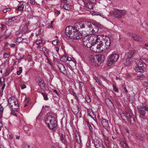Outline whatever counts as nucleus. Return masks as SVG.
Returning <instances> with one entry per match:
<instances>
[{"mask_svg": "<svg viewBox=\"0 0 148 148\" xmlns=\"http://www.w3.org/2000/svg\"><path fill=\"white\" fill-rule=\"evenodd\" d=\"M144 76L143 75H139L137 77V79H140L141 80H143L144 78Z\"/></svg>", "mask_w": 148, "mask_h": 148, "instance_id": "nucleus-38", "label": "nucleus"}, {"mask_svg": "<svg viewBox=\"0 0 148 148\" xmlns=\"http://www.w3.org/2000/svg\"><path fill=\"white\" fill-rule=\"evenodd\" d=\"M42 42V40L39 39L36 40L35 42V43L37 45H38L41 44Z\"/></svg>", "mask_w": 148, "mask_h": 148, "instance_id": "nucleus-39", "label": "nucleus"}, {"mask_svg": "<svg viewBox=\"0 0 148 148\" xmlns=\"http://www.w3.org/2000/svg\"><path fill=\"white\" fill-rule=\"evenodd\" d=\"M88 36H85L83 38V45L85 47L90 49L93 43L97 42L98 37L97 35H94L91 36L89 38Z\"/></svg>", "mask_w": 148, "mask_h": 148, "instance_id": "nucleus-2", "label": "nucleus"}, {"mask_svg": "<svg viewBox=\"0 0 148 148\" xmlns=\"http://www.w3.org/2000/svg\"><path fill=\"white\" fill-rule=\"evenodd\" d=\"M11 114L13 115L17 116V114L15 112H18V108H11Z\"/></svg>", "mask_w": 148, "mask_h": 148, "instance_id": "nucleus-26", "label": "nucleus"}, {"mask_svg": "<svg viewBox=\"0 0 148 148\" xmlns=\"http://www.w3.org/2000/svg\"><path fill=\"white\" fill-rule=\"evenodd\" d=\"M35 82L38 83V85L42 90H46L45 84L42 78L39 77H36L35 78Z\"/></svg>", "mask_w": 148, "mask_h": 148, "instance_id": "nucleus-8", "label": "nucleus"}, {"mask_svg": "<svg viewBox=\"0 0 148 148\" xmlns=\"http://www.w3.org/2000/svg\"><path fill=\"white\" fill-rule=\"evenodd\" d=\"M82 33L79 32V30H77V32L75 33V34L74 35L73 39H79L82 38Z\"/></svg>", "mask_w": 148, "mask_h": 148, "instance_id": "nucleus-16", "label": "nucleus"}, {"mask_svg": "<svg viewBox=\"0 0 148 148\" xmlns=\"http://www.w3.org/2000/svg\"><path fill=\"white\" fill-rule=\"evenodd\" d=\"M60 140L63 143L65 144L66 141L65 135L63 134H61L60 136Z\"/></svg>", "mask_w": 148, "mask_h": 148, "instance_id": "nucleus-23", "label": "nucleus"}, {"mask_svg": "<svg viewBox=\"0 0 148 148\" xmlns=\"http://www.w3.org/2000/svg\"><path fill=\"white\" fill-rule=\"evenodd\" d=\"M15 98L14 97L12 96L10 98L8 101V106L11 108H13V106H16V107H18V103L17 100L14 99Z\"/></svg>", "mask_w": 148, "mask_h": 148, "instance_id": "nucleus-9", "label": "nucleus"}, {"mask_svg": "<svg viewBox=\"0 0 148 148\" xmlns=\"http://www.w3.org/2000/svg\"><path fill=\"white\" fill-rule=\"evenodd\" d=\"M136 137L139 140H143V137L139 134H136Z\"/></svg>", "mask_w": 148, "mask_h": 148, "instance_id": "nucleus-45", "label": "nucleus"}, {"mask_svg": "<svg viewBox=\"0 0 148 148\" xmlns=\"http://www.w3.org/2000/svg\"><path fill=\"white\" fill-rule=\"evenodd\" d=\"M130 35L131 36H132L133 38L135 40L138 41L140 42L142 41V40L141 38H140L139 36H138L137 35L135 34L130 33Z\"/></svg>", "mask_w": 148, "mask_h": 148, "instance_id": "nucleus-18", "label": "nucleus"}, {"mask_svg": "<svg viewBox=\"0 0 148 148\" xmlns=\"http://www.w3.org/2000/svg\"><path fill=\"white\" fill-rule=\"evenodd\" d=\"M20 87L22 89H23L26 87V86L25 84H22L21 85Z\"/></svg>", "mask_w": 148, "mask_h": 148, "instance_id": "nucleus-63", "label": "nucleus"}, {"mask_svg": "<svg viewBox=\"0 0 148 148\" xmlns=\"http://www.w3.org/2000/svg\"><path fill=\"white\" fill-rule=\"evenodd\" d=\"M85 22L84 23H81L80 24H78L77 25H75L77 27H79H79H80V28H84L85 27Z\"/></svg>", "mask_w": 148, "mask_h": 148, "instance_id": "nucleus-29", "label": "nucleus"}, {"mask_svg": "<svg viewBox=\"0 0 148 148\" xmlns=\"http://www.w3.org/2000/svg\"><path fill=\"white\" fill-rule=\"evenodd\" d=\"M5 25L3 24H1V29L2 30H3L5 29Z\"/></svg>", "mask_w": 148, "mask_h": 148, "instance_id": "nucleus-60", "label": "nucleus"}, {"mask_svg": "<svg viewBox=\"0 0 148 148\" xmlns=\"http://www.w3.org/2000/svg\"><path fill=\"white\" fill-rule=\"evenodd\" d=\"M41 94L43 96L44 100H47L48 99L47 97V95L46 94L44 93H42Z\"/></svg>", "mask_w": 148, "mask_h": 148, "instance_id": "nucleus-43", "label": "nucleus"}, {"mask_svg": "<svg viewBox=\"0 0 148 148\" xmlns=\"http://www.w3.org/2000/svg\"><path fill=\"white\" fill-rule=\"evenodd\" d=\"M72 110L74 114L77 115L79 112V108L77 105H76L72 107Z\"/></svg>", "mask_w": 148, "mask_h": 148, "instance_id": "nucleus-17", "label": "nucleus"}, {"mask_svg": "<svg viewBox=\"0 0 148 148\" xmlns=\"http://www.w3.org/2000/svg\"><path fill=\"white\" fill-rule=\"evenodd\" d=\"M104 48H103L101 45L99 43L96 42L92 44L90 48V49L92 52L96 53H102L104 50Z\"/></svg>", "mask_w": 148, "mask_h": 148, "instance_id": "nucleus-6", "label": "nucleus"}, {"mask_svg": "<svg viewBox=\"0 0 148 148\" xmlns=\"http://www.w3.org/2000/svg\"><path fill=\"white\" fill-rule=\"evenodd\" d=\"M104 57L103 55H99L95 56L91 55L89 57L90 63L95 66H99L104 60Z\"/></svg>", "mask_w": 148, "mask_h": 148, "instance_id": "nucleus-1", "label": "nucleus"}, {"mask_svg": "<svg viewBox=\"0 0 148 148\" xmlns=\"http://www.w3.org/2000/svg\"><path fill=\"white\" fill-rule=\"evenodd\" d=\"M130 121L131 123H135L136 121L134 119V118L133 117V116H132L130 118Z\"/></svg>", "mask_w": 148, "mask_h": 148, "instance_id": "nucleus-44", "label": "nucleus"}, {"mask_svg": "<svg viewBox=\"0 0 148 148\" xmlns=\"http://www.w3.org/2000/svg\"><path fill=\"white\" fill-rule=\"evenodd\" d=\"M79 84L81 89H82L83 87H84L85 86V84L83 82H79Z\"/></svg>", "mask_w": 148, "mask_h": 148, "instance_id": "nucleus-36", "label": "nucleus"}, {"mask_svg": "<svg viewBox=\"0 0 148 148\" xmlns=\"http://www.w3.org/2000/svg\"><path fill=\"white\" fill-rule=\"evenodd\" d=\"M60 11H56L55 12V14L56 16H58L60 14Z\"/></svg>", "mask_w": 148, "mask_h": 148, "instance_id": "nucleus-58", "label": "nucleus"}, {"mask_svg": "<svg viewBox=\"0 0 148 148\" xmlns=\"http://www.w3.org/2000/svg\"><path fill=\"white\" fill-rule=\"evenodd\" d=\"M107 105L110 108H112L114 106L113 103L112 101L108 103V104H107Z\"/></svg>", "mask_w": 148, "mask_h": 148, "instance_id": "nucleus-48", "label": "nucleus"}, {"mask_svg": "<svg viewBox=\"0 0 148 148\" xmlns=\"http://www.w3.org/2000/svg\"><path fill=\"white\" fill-rule=\"evenodd\" d=\"M98 38L97 39V43L99 42V44L101 45L103 48H104V50H105L108 48L110 45L111 41L110 38L108 37H106L104 39H101L100 37H101L100 35H97Z\"/></svg>", "mask_w": 148, "mask_h": 148, "instance_id": "nucleus-4", "label": "nucleus"}, {"mask_svg": "<svg viewBox=\"0 0 148 148\" xmlns=\"http://www.w3.org/2000/svg\"><path fill=\"white\" fill-rule=\"evenodd\" d=\"M91 31L92 32L94 33H96V32H98V28L97 27H96L95 26V27H94L92 28L91 29Z\"/></svg>", "mask_w": 148, "mask_h": 148, "instance_id": "nucleus-33", "label": "nucleus"}, {"mask_svg": "<svg viewBox=\"0 0 148 148\" xmlns=\"http://www.w3.org/2000/svg\"><path fill=\"white\" fill-rule=\"evenodd\" d=\"M3 108L2 106L0 104V112H1V113H3Z\"/></svg>", "mask_w": 148, "mask_h": 148, "instance_id": "nucleus-61", "label": "nucleus"}, {"mask_svg": "<svg viewBox=\"0 0 148 148\" xmlns=\"http://www.w3.org/2000/svg\"><path fill=\"white\" fill-rule=\"evenodd\" d=\"M112 86H113V90L115 92H118L119 90L118 89V88H117V87H116V86L114 84H113L112 85Z\"/></svg>", "mask_w": 148, "mask_h": 148, "instance_id": "nucleus-42", "label": "nucleus"}, {"mask_svg": "<svg viewBox=\"0 0 148 148\" xmlns=\"http://www.w3.org/2000/svg\"><path fill=\"white\" fill-rule=\"evenodd\" d=\"M148 60V59L146 58H140V60L142 62L144 63L145 62L147 61Z\"/></svg>", "mask_w": 148, "mask_h": 148, "instance_id": "nucleus-49", "label": "nucleus"}, {"mask_svg": "<svg viewBox=\"0 0 148 148\" xmlns=\"http://www.w3.org/2000/svg\"><path fill=\"white\" fill-rule=\"evenodd\" d=\"M61 61L63 62H65L66 61V56H63L60 59Z\"/></svg>", "mask_w": 148, "mask_h": 148, "instance_id": "nucleus-37", "label": "nucleus"}, {"mask_svg": "<svg viewBox=\"0 0 148 148\" xmlns=\"http://www.w3.org/2000/svg\"><path fill=\"white\" fill-rule=\"evenodd\" d=\"M143 85L145 87H147L148 86V83L146 82H143Z\"/></svg>", "mask_w": 148, "mask_h": 148, "instance_id": "nucleus-64", "label": "nucleus"}, {"mask_svg": "<svg viewBox=\"0 0 148 148\" xmlns=\"http://www.w3.org/2000/svg\"><path fill=\"white\" fill-rule=\"evenodd\" d=\"M92 15H101V14L100 13H96L95 12H94L92 14Z\"/></svg>", "mask_w": 148, "mask_h": 148, "instance_id": "nucleus-62", "label": "nucleus"}, {"mask_svg": "<svg viewBox=\"0 0 148 148\" xmlns=\"http://www.w3.org/2000/svg\"><path fill=\"white\" fill-rule=\"evenodd\" d=\"M102 136L104 137V139L102 142L104 144L106 145V147H108L109 146V141L108 140V138L106 137H105L103 134L102 132Z\"/></svg>", "mask_w": 148, "mask_h": 148, "instance_id": "nucleus-19", "label": "nucleus"}, {"mask_svg": "<svg viewBox=\"0 0 148 148\" xmlns=\"http://www.w3.org/2000/svg\"><path fill=\"white\" fill-rule=\"evenodd\" d=\"M119 58V55L117 54H112L108 57V65L109 66L116 62Z\"/></svg>", "mask_w": 148, "mask_h": 148, "instance_id": "nucleus-7", "label": "nucleus"}, {"mask_svg": "<svg viewBox=\"0 0 148 148\" xmlns=\"http://www.w3.org/2000/svg\"><path fill=\"white\" fill-rule=\"evenodd\" d=\"M85 23L86 25L89 28H90V30L92 28H94L95 27V25L91 22L86 21Z\"/></svg>", "mask_w": 148, "mask_h": 148, "instance_id": "nucleus-21", "label": "nucleus"}, {"mask_svg": "<svg viewBox=\"0 0 148 148\" xmlns=\"http://www.w3.org/2000/svg\"><path fill=\"white\" fill-rule=\"evenodd\" d=\"M87 125L88 126V127H89L90 131L92 132L93 130V128L92 127V126H91L90 123H89Z\"/></svg>", "mask_w": 148, "mask_h": 148, "instance_id": "nucleus-52", "label": "nucleus"}, {"mask_svg": "<svg viewBox=\"0 0 148 148\" xmlns=\"http://www.w3.org/2000/svg\"><path fill=\"white\" fill-rule=\"evenodd\" d=\"M86 6L89 9H91L92 8V4L96 3V0H83Z\"/></svg>", "mask_w": 148, "mask_h": 148, "instance_id": "nucleus-11", "label": "nucleus"}, {"mask_svg": "<svg viewBox=\"0 0 148 148\" xmlns=\"http://www.w3.org/2000/svg\"><path fill=\"white\" fill-rule=\"evenodd\" d=\"M69 92L70 94L73 95L75 97V99L77 100L78 99V98L76 95V94L74 92L73 89L70 88L69 90Z\"/></svg>", "mask_w": 148, "mask_h": 148, "instance_id": "nucleus-24", "label": "nucleus"}, {"mask_svg": "<svg viewBox=\"0 0 148 148\" xmlns=\"http://www.w3.org/2000/svg\"><path fill=\"white\" fill-rule=\"evenodd\" d=\"M15 20V17H12L9 19L8 22L9 23H10L14 21Z\"/></svg>", "mask_w": 148, "mask_h": 148, "instance_id": "nucleus-53", "label": "nucleus"}, {"mask_svg": "<svg viewBox=\"0 0 148 148\" xmlns=\"http://www.w3.org/2000/svg\"><path fill=\"white\" fill-rule=\"evenodd\" d=\"M82 33L79 32V30H77V32L75 33V34L74 35L73 39H79L82 38Z\"/></svg>", "mask_w": 148, "mask_h": 148, "instance_id": "nucleus-15", "label": "nucleus"}, {"mask_svg": "<svg viewBox=\"0 0 148 148\" xmlns=\"http://www.w3.org/2000/svg\"><path fill=\"white\" fill-rule=\"evenodd\" d=\"M57 66L60 71L61 73L64 75H66L67 74V72L66 67L62 64L58 63Z\"/></svg>", "mask_w": 148, "mask_h": 148, "instance_id": "nucleus-12", "label": "nucleus"}, {"mask_svg": "<svg viewBox=\"0 0 148 148\" xmlns=\"http://www.w3.org/2000/svg\"><path fill=\"white\" fill-rule=\"evenodd\" d=\"M138 111L143 116L145 115V109L143 106H139L137 107Z\"/></svg>", "mask_w": 148, "mask_h": 148, "instance_id": "nucleus-14", "label": "nucleus"}, {"mask_svg": "<svg viewBox=\"0 0 148 148\" xmlns=\"http://www.w3.org/2000/svg\"><path fill=\"white\" fill-rule=\"evenodd\" d=\"M45 122L49 129L55 131L57 129V122L54 116L51 115L48 116L46 119Z\"/></svg>", "mask_w": 148, "mask_h": 148, "instance_id": "nucleus-3", "label": "nucleus"}, {"mask_svg": "<svg viewBox=\"0 0 148 148\" xmlns=\"http://www.w3.org/2000/svg\"><path fill=\"white\" fill-rule=\"evenodd\" d=\"M111 101L108 98H106L105 99V102L107 105Z\"/></svg>", "mask_w": 148, "mask_h": 148, "instance_id": "nucleus-57", "label": "nucleus"}, {"mask_svg": "<svg viewBox=\"0 0 148 148\" xmlns=\"http://www.w3.org/2000/svg\"><path fill=\"white\" fill-rule=\"evenodd\" d=\"M143 26L145 28L146 30L148 32V25L146 21H144L142 24Z\"/></svg>", "mask_w": 148, "mask_h": 148, "instance_id": "nucleus-32", "label": "nucleus"}, {"mask_svg": "<svg viewBox=\"0 0 148 148\" xmlns=\"http://www.w3.org/2000/svg\"><path fill=\"white\" fill-rule=\"evenodd\" d=\"M10 54L5 53L3 55V57L5 58H8L10 56Z\"/></svg>", "mask_w": 148, "mask_h": 148, "instance_id": "nucleus-47", "label": "nucleus"}, {"mask_svg": "<svg viewBox=\"0 0 148 148\" xmlns=\"http://www.w3.org/2000/svg\"><path fill=\"white\" fill-rule=\"evenodd\" d=\"M24 148H34L33 147L32 145H26L25 146Z\"/></svg>", "mask_w": 148, "mask_h": 148, "instance_id": "nucleus-51", "label": "nucleus"}, {"mask_svg": "<svg viewBox=\"0 0 148 148\" xmlns=\"http://www.w3.org/2000/svg\"><path fill=\"white\" fill-rule=\"evenodd\" d=\"M137 65L140 67H142L143 66V63L140 61H138L136 63Z\"/></svg>", "mask_w": 148, "mask_h": 148, "instance_id": "nucleus-35", "label": "nucleus"}, {"mask_svg": "<svg viewBox=\"0 0 148 148\" xmlns=\"http://www.w3.org/2000/svg\"><path fill=\"white\" fill-rule=\"evenodd\" d=\"M64 8L67 10H69L72 9V6L69 3H65L63 5Z\"/></svg>", "mask_w": 148, "mask_h": 148, "instance_id": "nucleus-22", "label": "nucleus"}, {"mask_svg": "<svg viewBox=\"0 0 148 148\" xmlns=\"http://www.w3.org/2000/svg\"><path fill=\"white\" fill-rule=\"evenodd\" d=\"M94 79H95L96 82L98 84H99L100 85L101 84L99 80L96 77H94Z\"/></svg>", "mask_w": 148, "mask_h": 148, "instance_id": "nucleus-50", "label": "nucleus"}, {"mask_svg": "<svg viewBox=\"0 0 148 148\" xmlns=\"http://www.w3.org/2000/svg\"><path fill=\"white\" fill-rule=\"evenodd\" d=\"M24 6V5L23 3L19 5L18 8V10L20 11H23V10Z\"/></svg>", "mask_w": 148, "mask_h": 148, "instance_id": "nucleus-34", "label": "nucleus"}, {"mask_svg": "<svg viewBox=\"0 0 148 148\" xmlns=\"http://www.w3.org/2000/svg\"><path fill=\"white\" fill-rule=\"evenodd\" d=\"M103 127H106L108 125V120L106 119H102L101 121Z\"/></svg>", "mask_w": 148, "mask_h": 148, "instance_id": "nucleus-25", "label": "nucleus"}, {"mask_svg": "<svg viewBox=\"0 0 148 148\" xmlns=\"http://www.w3.org/2000/svg\"><path fill=\"white\" fill-rule=\"evenodd\" d=\"M28 29V26L27 25H25L21 29L22 33H24L27 31Z\"/></svg>", "mask_w": 148, "mask_h": 148, "instance_id": "nucleus-31", "label": "nucleus"}, {"mask_svg": "<svg viewBox=\"0 0 148 148\" xmlns=\"http://www.w3.org/2000/svg\"><path fill=\"white\" fill-rule=\"evenodd\" d=\"M89 123V121L87 119H85L84 121V124L85 125H88Z\"/></svg>", "mask_w": 148, "mask_h": 148, "instance_id": "nucleus-56", "label": "nucleus"}, {"mask_svg": "<svg viewBox=\"0 0 148 148\" xmlns=\"http://www.w3.org/2000/svg\"><path fill=\"white\" fill-rule=\"evenodd\" d=\"M101 144L100 142L97 139H96L94 140V144L95 148H98Z\"/></svg>", "mask_w": 148, "mask_h": 148, "instance_id": "nucleus-27", "label": "nucleus"}, {"mask_svg": "<svg viewBox=\"0 0 148 148\" xmlns=\"http://www.w3.org/2000/svg\"><path fill=\"white\" fill-rule=\"evenodd\" d=\"M58 42V40H55L52 41V43L54 45H57Z\"/></svg>", "mask_w": 148, "mask_h": 148, "instance_id": "nucleus-54", "label": "nucleus"}, {"mask_svg": "<svg viewBox=\"0 0 148 148\" xmlns=\"http://www.w3.org/2000/svg\"><path fill=\"white\" fill-rule=\"evenodd\" d=\"M135 71L137 72L143 73L144 71L140 67H136L135 69Z\"/></svg>", "mask_w": 148, "mask_h": 148, "instance_id": "nucleus-30", "label": "nucleus"}, {"mask_svg": "<svg viewBox=\"0 0 148 148\" xmlns=\"http://www.w3.org/2000/svg\"><path fill=\"white\" fill-rule=\"evenodd\" d=\"M135 51H130L129 52L126 53L125 57V58L127 60H130L132 56L134 54Z\"/></svg>", "mask_w": 148, "mask_h": 148, "instance_id": "nucleus-13", "label": "nucleus"}, {"mask_svg": "<svg viewBox=\"0 0 148 148\" xmlns=\"http://www.w3.org/2000/svg\"><path fill=\"white\" fill-rule=\"evenodd\" d=\"M5 79L4 77H1L0 79V86H1V90H3L5 88Z\"/></svg>", "mask_w": 148, "mask_h": 148, "instance_id": "nucleus-20", "label": "nucleus"}, {"mask_svg": "<svg viewBox=\"0 0 148 148\" xmlns=\"http://www.w3.org/2000/svg\"><path fill=\"white\" fill-rule=\"evenodd\" d=\"M121 116L122 117H123V118H126V113H121Z\"/></svg>", "mask_w": 148, "mask_h": 148, "instance_id": "nucleus-59", "label": "nucleus"}, {"mask_svg": "<svg viewBox=\"0 0 148 148\" xmlns=\"http://www.w3.org/2000/svg\"><path fill=\"white\" fill-rule=\"evenodd\" d=\"M126 119L129 121H130V118L133 116V113L130 111L127 112L126 113Z\"/></svg>", "mask_w": 148, "mask_h": 148, "instance_id": "nucleus-28", "label": "nucleus"}, {"mask_svg": "<svg viewBox=\"0 0 148 148\" xmlns=\"http://www.w3.org/2000/svg\"><path fill=\"white\" fill-rule=\"evenodd\" d=\"M22 40H23V38L19 37L16 39V41L20 43L21 42H22Z\"/></svg>", "mask_w": 148, "mask_h": 148, "instance_id": "nucleus-46", "label": "nucleus"}, {"mask_svg": "<svg viewBox=\"0 0 148 148\" xmlns=\"http://www.w3.org/2000/svg\"><path fill=\"white\" fill-rule=\"evenodd\" d=\"M120 144L121 145H122L124 148H126L127 146V144L123 141H121Z\"/></svg>", "mask_w": 148, "mask_h": 148, "instance_id": "nucleus-41", "label": "nucleus"}, {"mask_svg": "<svg viewBox=\"0 0 148 148\" xmlns=\"http://www.w3.org/2000/svg\"><path fill=\"white\" fill-rule=\"evenodd\" d=\"M10 71L9 69H7L6 70L4 74V76H6L10 74Z\"/></svg>", "mask_w": 148, "mask_h": 148, "instance_id": "nucleus-40", "label": "nucleus"}, {"mask_svg": "<svg viewBox=\"0 0 148 148\" xmlns=\"http://www.w3.org/2000/svg\"><path fill=\"white\" fill-rule=\"evenodd\" d=\"M125 13L126 12L125 10H115L113 12L112 15L114 16L120 18L125 15Z\"/></svg>", "mask_w": 148, "mask_h": 148, "instance_id": "nucleus-10", "label": "nucleus"}, {"mask_svg": "<svg viewBox=\"0 0 148 148\" xmlns=\"http://www.w3.org/2000/svg\"><path fill=\"white\" fill-rule=\"evenodd\" d=\"M85 100L88 103H90L91 101L90 98L88 96H87L86 97Z\"/></svg>", "mask_w": 148, "mask_h": 148, "instance_id": "nucleus-55", "label": "nucleus"}, {"mask_svg": "<svg viewBox=\"0 0 148 148\" xmlns=\"http://www.w3.org/2000/svg\"><path fill=\"white\" fill-rule=\"evenodd\" d=\"M79 29V27H77L75 25L74 26H69L66 27V34L69 38H73L75 33H76L77 30Z\"/></svg>", "mask_w": 148, "mask_h": 148, "instance_id": "nucleus-5", "label": "nucleus"}]
</instances>
